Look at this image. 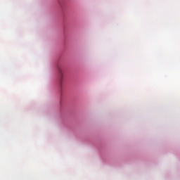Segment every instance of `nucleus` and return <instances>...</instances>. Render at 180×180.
Returning <instances> with one entry per match:
<instances>
[{"label": "nucleus", "instance_id": "nucleus-1", "mask_svg": "<svg viewBox=\"0 0 180 180\" xmlns=\"http://www.w3.org/2000/svg\"><path fill=\"white\" fill-rule=\"evenodd\" d=\"M58 79H59V85H60V87L63 86V70H61L60 68H58Z\"/></svg>", "mask_w": 180, "mask_h": 180}]
</instances>
